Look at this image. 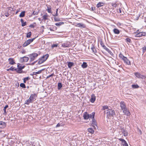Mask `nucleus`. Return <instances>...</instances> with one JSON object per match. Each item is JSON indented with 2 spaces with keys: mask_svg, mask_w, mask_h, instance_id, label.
<instances>
[{
  "mask_svg": "<svg viewBox=\"0 0 146 146\" xmlns=\"http://www.w3.org/2000/svg\"><path fill=\"white\" fill-rule=\"evenodd\" d=\"M60 125L59 123H58L56 125V127H57L60 126Z\"/></svg>",
  "mask_w": 146,
  "mask_h": 146,
  "instance_id": "nucleus-62",
  "label": "nucleus"
},
{
  "mask_svg": "<svg viewBox=\"0 0 146 146\" xmlns=\"http://www.w3.org/2000/svg\"><path fill=\"white\" fill-rule=\"evenodd\" d=\"M30 79V78H29V77H27L24 78L23 79L24 82V83H25L28 80H29Z\"/></svg>",
  "mask_w": 146,
  "mask_h": 146,
  "instance_id": "nucleus-39",
  "label": "nucleus"
},
{
  "mask_svg": "<svg viewBox=\"0 0 146 146\" xmlns=\"http://www.w3.org/2000/svg\"><path fill=\"white\" fill-rule=\"evenodd\" d=\"M8 106H9L8 105H7L5 106L4 108V109H3V111H4V113L5 115L7 113V112H6V109H7V108H8Z\"/></svg>",
  "mask_w": 146,
  "mask_h": 146,
  "instance_id": "nucleus-36",
  "label": "nucleus"
},
{
  "mask_svg": "<svg viewBox=\"0 0 146 146\" xmlns=\"http://www.w3.org/2000/svg\"><path fill=\"white\" fill-rule=\"evenodd\" d=\"M58 90H60L62 86V84L61 83H58Z\"/></svg>",
  "mask_w": 146,
  "mask_h": 146,
  "instance_id": "nucleus-34",
  "label": "nucleus"
},
{
  "mask_svg": "<svg viewBox=\"0 0 146 146\" xmlns=\"http://www.w3.org/2000/svg\"><path fill=\"white\" fill-rule=\"evenodd\" d=\"M5 16L7 17H8V16H9V13H7V12H6L5 14Z\"/></svg>",
  "mask_w": 146,
  "mask_h": 146,
  "instance_id": "nucleus-57",
  "label": "nucleus"
},
{
  "mask_svg": "<svg viewBox=\"0 0 146 146\" xmlns=\"http://www.w3.org/2000/svg\"><path fill=\"white\" fill-rule=\"evenodd\" d=\"M55 28V29H57V27L55 26H54V27H53L52 28H51V27H50L49 28V29H50V30L51 31H54V30H53V29H54V28Z\"/></svg>",
  "mask_w": 146,
  "mask_h": 146,
  "instance_id": "nucleus-53",
  "label": "nucleus"
},
{
  "mask_svg": "<svg viewBox=\"0 0 146 146\" xmlns=\"http://www.w3.org/2000/svg\"><path fill=\"white\" fill-rule=\"evenodd\" d=\"M105 4V3L103 2H99L96 5V7L98 8H100L101 7L103 6Z\"/></svg>",
  "mask_w": 146,
  "mask_h": 146,
  "instance_id": "nucleus-8",
  "label": "nucleus"
},
{
  "mask_svg": "<svg viewBox=\"0 0 146 146\" xmlns=\"http://www.w3.org/2000/svg\"><path fill=\"white\" fill-rule=\"evenodd\" d=\"M106 111H105V112L106 113L107 117L108 118H109L111 116H113L115 115V112L112 109L108 110L106 111Z\"/></svg>",
  "mask_w": 146,
  "mask_h": 146,
  "instance_id": "nucleus-1",
  "label": "nucleus"
},
{
  "mask_svg": "<svg viewBox=\"0 0 146 146\" xmlns=\"http://www.w3.org/2000/svg\"><path fill=\"white\" fill-rule=\"evenodd\" d=\"M47 11L48 13H52V12L51 11V8L50 7H47Z\"/></svg>",
  "mask_w": 146,
  "mask_h": 146,
  "instance_id": "nucleus-43",
  "label": "nucleus"
},
{
  "mask_svg": "<svg viewBox=\"0 0 146 146\" xmlns=\"http://www.w3.org/2000/svg\"><path fill=\"white\" fill-rule=\"evenodd\" d=\"M70 46L71 43L69 41L66 42L64 43H62L61 44V46L64 48L69 47Z\"/></svg>",
  "mask_w": 146,
  "mask_h": 146,
  "instance_id": "nucleus-4",
  "label": "nucleus"
},
{
  "mask_svg": "<svg viewBox=\"0 0 146 146\" xmlns=\"http://www.w3.org/2000/svg\"><path fill=\"white\" fill-rule=\"evenodd\" d=\"M142 34V36H146L145 32H141Z\"/></svg>",
  "mask_w": 146,
  "mask_h": 146,
  "instance_id": "nucleus-59",
  "label": "nucleus"
},
{
  "mask_svg": "<svg viewBox=\"0 0 146 146\" xmlns=\"http://www.w3.org/2000/svg\"><path fill=\"white\" fill-rule=\"evenodd\" d=\"M38 12L37 11H34L33 13V15H36L38 14Z\"/></svg>",
  "mask_w": 146,
  "mask_h": 146,
  "instance_id": "nucleus-54",
  "label": "nucleus"
},
{
  "mask_svg": "<svg viewBox=\"0 0 146 146\" xmlns=\"http://www.w3.org/2000/svg\"><path fill=\"white\" fill-rule=\"evenodd\" d=\"M96 100L95 97L94 95H92L91 96V98L90 99V102L92 103H94L95 101Z\"/></svg>",
  "mask_w": 146,
  "mask_h": 146,
  "instance_id": "nucleus-21",
  "label": "nucleus"
},
{
  "mask_svg": "<svg viewBox=\"0 0 146 146\" xmlns=\"http://www.w3.org/2000/svg\"><path fill=\"white\" fill-rule=\"evenodd\" d=\"M35 38H34L32 39H30L27 40L23 44V47H25L29 44L31 42L33 41L35 39Z\"/></svg>",
  "mask_w": 146,
  "mask_h": 146,
  "instance_id": "nucleus-2",
  "label": "nucleus"
},
{
  "mask_svg": "<svg viewBox=\"0 0 146 146\" xmlns=\"http://www.w3.org/2000/svg\"><path fill=\"white\" fill-rule=\"evenodd\" d=\"M21 26L22 27H24L26 25H27L26 22H24L23 19H21Z\"/></svg>",
  "mask_w": 146,
  "mask_h": 146,
  "instance_id": "nucleus-25",
  "label": "nucleus"
},
{
  "mask_svg": "<svg viewBox=\"0 0 146 146\" xmlns=\"http://www.w3.org/2000/svg\"><path fill=\"white\" fill-rule=\"evenodd\" d=\"M91 10L92 11H93L95 9V7H92L91 8Z\"/></svg>",
  "mask_w": 146,
  "mask_h": 146,
  "instance_id": "nucleus-60",
  "label": "nucleus"
},
{
  "mask_svg": "<svg viewBox=\"0 0 146 146\" xmlns=\"http://www.w3.org/2000/svg\"><path fill=\"white\" fill-rule=\"evenodd\" d=\"M36 96V94H31V95L29 98L30 99H31L32 101L33 100H34V99H35V100H36V99H35Z\"/></svg>",
  "mask_w": 146,
  "mask_h": 146,
  "instance_id": "nucleus-19",
  "label": "nucleus"
},
{
  "mask_svg": "<svg viewBox=\"0 0 146 146\" xmlns=\"http://www.w3.org/2000/svg\"><path fill=\"white\" fill-rule=\"evenodd\" d=\"M6 126V124L5 122L0 121V128H4Z\"/></svg>",
  "mask_w": 146,
  "mask_h": 146,
  "instance_id": "nucleus-9",
  "label": "nucleus"
},
{
  "mask_svg": "<svg viewBox=\"0 0 146 146\" xmlns=\"http://www.w3.org/2000/svg\"><path fill=\"white\" fill-rule=\"evenodd\" d=\"M135 75L137 77L139 78L144 79H145L146 78V77L145 76L141 75V74L138 72L135 73Z\"/></svg>",
  "mask_w": 146,
  "mask_h": 146,
  "instance_id": "nucleus-7",
  "label": "nucleus"
},
{
  "mask_svg": "<svg viewBox=\"0 0 146 146\" xmlns=\"http://www.w3.org/2000/svg\"><path fill=\"white\" fill-rule=\"evenodd\" d=\"M121 110L123 111V113L125 115L129 116L130 115V113L127 108H124L121 109Z\"/></svg>",
  "mask_w": 146,
  "mask_h": 146,
  "instance_id": "nucleus-6",
  "label": "nucleus"
},
{
  "mask_svg": "<svg viewBox=\"0 0 146 146\" xmlns=\"http://www.w3.org/2000/svg\"><path fill=\"white\" fill-rule=\"evenodd\" d=\"M20 87L22 88H25L26 87L25 84L24 83H21L20 84Z\"/></svg>",
  "mask_w": 146,
  "mask_h": 146,
  "instance_id": "nucleus-47",
  "label": "nucleus"
},
{
  "mask_svg": "<svg viewBox=\"0 0 146 146\" xmlns=\"http://www.w3.org/2000/svg\"><path fill=\"white\" fill-rule=\"evenodd\" d=\"M92 118V112L91 114H89V118Z\"/></svg>",
  "mask_w": 146,
  "mask_h": 146,
  "instance_id": "nucleus-56",
  "label": "nucleus"
},
{
  "mask_svg": "<svg viewBox=\"0 0 146 146\" xmlns=\"http://www.w3.org/2000/svg\"><path fill=\"white\" fill-rule=\"evenodd\" d=\"M124 62L127 64L129 65L131 64L129 60H128L126 57H125L123 60Z\"/></svg>",
  "mask_w": 146,
  "mask_h": 146,
  "instance_id": "nucleus-13",
  "label": "nucleus"
},
{
  "mask_svg": "<svg viewBox=\"0 0 146 146\" xmlns=\"http://www.w3.org/2000/svg\"><path fill=\"white\" fill-rule=\"evenodd\" d=\"M25 11H23L19 15V17H23L25 15Z\"/></svg>",
  "mask_w": 146,
  "mask_h": 146,
  "instance_id": "nucleus-35",
  "label": "nucleus"
},
{
  "mask_svg": "<svg viewBox=\"0 0 146 146\" xmlns=\"http://www.w3.org/2000/svg\"><path fill=\"white\" fill-rule=\"evenodd\" d=\"M54 19L55 21H60L59 18L56 17H54Z\"/></svg>",
  "mask_w": 146,
  "mask_h": 146,
  "instance_id": "nucleus-49",
  "label": "nucleus"
},
{
  "mask_svg": "<svg viewBox=\"0 0 146 146\" xmlns=\"http://www.w3.org/2000/svg\"><path fill=\"white\" fill-rule=\"evenodd\" d=\"M120 107L121 109L126 108V105L124 101H121L120 103Z\"/></svg>",
  "mask_w": 146,
  "mask_h": 146,
  "instance_id": "nucleus-10",
  "label": "nucleus"
},
{
  "mask_svg": "<svg viewBox=\"0 0 146 146\" xmlns=\"http://www.w3.org/2000/svg\"><path fill=\"white\" fill-rule=\"evenodd\" d=\"M142 36L141 32L137 34L135 36V37H139Z\"/></svg>",
  "mask_w": 146,
  "mask_h": 146,
  "instance_id": "nucleus-40",
  "label": "nucleus"
},
{
  "mask_svg": "<svg viewBox=\"0 0 146 146\" xmlns=\"http://www.w3.org/2000/svg\"><path fill=\"white\" fill-rule=\"evenodd\" d=\"M45 61V60H43L41 58H39L38 60V64H40L44 62Z\"/></svg>",
  "mask_w": 146,
  "mask_h": 146,
  "instance_id": "nucleus-28",
  "label": "nucleus"
},
{
  "mask_svg": "<svg viewBox=\"0 0 146 146\" xmlns=\"http://www.w3.org/2000/svg\"><path fill=\"white\" fill-rule=\"evenodd\" d=\"M117 12L119 13H121V8L119 9L117 11Z\"/></svg>",
  "mask_w": 146,
  "mask_h": 146,
  "instance_id": "nucleus-61",
  "label": "nucleus"
},
{
  "mask_svg": "<svg viewBox=\"0 0 146 146\" xmlns=\"http://www.w3.org/2000/svg\"><path fill=\"white\" fill-rule=\"evenodd\" d=\"M88 131L91 134L94 133V131L92 128H90L88 129Z\"/></svg>",
  "mask_w": 146,
  "mask_h": 146,
  "instance_id": "nucleus-31",
  "label": "nucleus"
},
{
  "mask_svg": "<svg viewBox=\"0 0 146 146\" xmlns=\"http://www.w3.org/2000/svg\"><path fill=\"white\" fill-rule=\"evenodd\" d=\"M113 31L115 34H118L120 33L119 31L117 29H114L113 30Z\"/></svg>",
  "mask_w": 146,
  "mask_h": 146,
  "instance_id": "nucleus-22",
  "label": "nucleus"
},
{
  "mask_svg": "<svg viewBox=\"0 0 146 146\" xmlns=\"http://www.w3.org/2000/svg\"><path fill=\"white\" fill-rule=\"evenodd\" d=\"M132 88H138L139 87V86L137 84L132 85Z\"/></svg>",
  "mask_w": 146,
  "mask_h": 146,
  "instance_id": "nucleus-44",
  "label": "nucleus"
},
{
  "mask_svg": "<svg viewBox=\"0 0 146 146\" xmlns=\"http://www.w3.org/2000/svg\"><path fill=\"white\" fill-rule=\"evenodd\" d=\"M83 117L84 119L87 120L89 119V114L86 112H85L84 113Z\"/></svg>",
  "mask_w": 146,
  "mask_h": 146,
  "instance_id": "nucleus-15",
  "label": "nucleus"
},
{
  "mask_svg": "<svg viewBox=\"0 0 146 146\" xmlns=\"http://www.w3.org/2000/svg\"><path fill=\"white\" fill-rule=\"evenodd\" d=\"M64 24V23L63 22H60L56 23L55 24V25L56 26H60Z\"/></svg>",
  "mask_w": 146,
  "mask_h": 146,
  "instance_id": "nucleus-37",
  "label": "nucleus"
},
{
  "mask_svg": "<svg viewBox=\"0 0 146 146\" xmlns=\"http://www.w3.org/2000/svg\"><path fill=\"white\" fill-rule=\"evenodd\" d=\"M95 112H92V124L93 125L92 126L94 127V128L95 126L94 125H97V123L96 120L95 119Z\"/></svg>",
  "mask_w": 146,
  "mask_h": 146,
  "instance_id": "nucleus-5",
  "label": "nucleus"
},
{
  "mask_svg": "<svg viewBox=\"0 0 146 146\" xmlns=\"http://www.w3.org/2000/svg\"><path fill=\"white\" fill-rule=\"evenodd\" d=\"M73 65L74 63L73 62H69L68 63V66L69 68H71Z\"/></svg>",
  "mask_w": 146,
  "mask_h": 146,
  "instance_id": "nucleus-29",
  "label": "nucleus"
},
{
  "mask_svg": "<svg viewBox=\"0 0 146 146\" xmlns=\"http://www.w3.org/2000/svg\"><path fill=\"white\" fill-rule=\"evenodd\" d=\"M125 40L126 42L128 43H130L132 42L131 39L129 38H127L125 39Z\"/></svg>",
  "mask_w": 146,
  "mask_h": 146,
  "instance_id": "nucleus-32",
  "label": "nucleus"
},
{
  "mask_svg": "<svg viewBox=\"0 0 146 146\" xmlns=\"http://www.w3.org/2000/svg\"><path fill=\"white\" fill-rule=\"evenodd\" d=\"M32 102V100L29 98L28 100H27L26 101L25 104L27 105H29L30 103H31Z\"/></svg>",
  "mask_w": 146,
  "mask_h": 146,
  "instance_id": "nucleus-33",
  "label": "nucleus"
},
{
  "mask_svg": "<svg viewBox=\"0 0 146 146\" xmlns=\"http://www.w3.org/2000/svg\"><path fill=\"white\" fill-rule=\"evenodd\" d=\"M54 75V73H52V74H51V75L47 76L46 77V78L47 79V78H49V77H52V76H53Z\"/></svg>",
  "mask_w": 146,
  "mask_h": 146,
  "instance_id": "nucleus-55",
  "label": "nucleus"
},
{
  "mask_svg": "<svg viewBox=\"0 0 146 146\" xmlns=\"http://www.w3.org/2000/svg\"><path fill=\"white\" fill-rule=\"evenodd\" d=\"M139 133H140V134H142V132H141V131L140 130H139Z\"/></svg>",
  "mask_w": 146,
  "mask_h": 146,
  "instance_id": "nucleus-64",
  "label": "nucleus"
},
{
  "mask_svg": "<svg viewBox=\"0 0 146 146\" xmlns=\"http://www.w3.org/2000/svg\"><path fill=\"white\" fill-rule=\"evenodd\" d=\"M81 66L83 68H86L87 67L88 65L86 62H83V64H82Z\"/></svg>",
  "mask_w": 146,
  "mask_h": 146,
  "instance_id": "nucleus-27",
  "label": "nucleus"
},
{
  "mask_svg": "<svg viewBox=\"0 0 146 146\" xmlns=\"http://www.w3.org/2000/svg\"><path fill=\"white\" fill-rule=\"evenodd\" d=\"M25 50H23V51L22 52V54H25Z\"/></svg>",
  "mask_w": 146,
  "mask_h": 146,
  "instance_id": "nucleus-63",
  "label": "nucleus"
},
{
  "mask_svg": "<svg viewBox=\"0 0 146 146\" xmlns=\"http://www.w3.org/2000/svg\"><path fill=\"white\" fill-rule=\"evenodd\" d=\"M43 70V69L40 70L37 72H33L30 75L31 76H33L34 75H36L37 74H39Z\"/></svg>",
  "mask_w": 146,
  "mask_h": 146,
  "instance_id": "nucleus-16",
  "label": "nucleus"
},
{
  "mask_svg": "<svg viewBox=\"0 0 146 146\" xmlns=\"http://www.w3.org/2000/svg\"><path fill=\"white\" fill-rule=\"evenodd\" d=\"M119 140L122 142V144L123 146H128V145L124 139H119Z\"/></svg>",
  "mask_w": 146,
  "mask_h": 146,
  "instance_id": "nucleus-11",
  "label": "nucleus"
},
{
  "mask_svg": "<svg viewBox=\"0 0 146 146\" xmlns=\"http://www.w3.org/2000/svg\"><path fill=\"white\" fill-rule=\"evenodd\" d=\"M58 46V44H53L51 46V47L52 48H53L54 47H57Z\"/></svg>",
  "mask_w": 146,
  "mask_h": 146,
  "instance_id": "nucleus-50",
  "label": "nucleus"
},
{
  "mask_svg": "<svg viewBox=\"0 0 146 146\" xmlns=\"http://www.w3.org/2000/svg\"><path fill=\"white\" fill-rule=\"evenodd\" d=\"M38 54L36 53H33L29 55L30 61H32L35 60L38 56Z\"/></svg>",
  "mask_w": 146,
  "mask_h": 146,
  "instance_id": "nucleus-3",
  "label": "nucleus"
},
{
  "mask_svg": "<svg viewBox=\"0 0 146 146\" xmlns=\"http://www.w3.org/2000/svg\"><path fill=\"white\" fill-rule=\"evenodd\" d=\"M17 67L18 68H19V69H21V70L25 68V66L21 65V64L18 63L17 64Z\"/></svg>",
  "mask_w": 146,
  "mask_h": 146,
  "instance_id": "nucleus-23",
  "label": "nucleus"
},
{
  "mask_svg": "<svg viewBox=\"0 0 146 146\" xmlns=\"http://www.w3.org/2000/svg\"><path fill=\"white\" fill-rule=\"evenodd\" d=\"M21 58L23 59V61L24 62H27L29 59V58L28 57L26 56H24Z\"/></svg>",
  "mask_w": 146,
  "mask_h": 146,
  "instance_id": "nucleus-26",
  "label": "nucleus"
},
{
  "mask_svg": "<svg viewBox=\"0 0 146 146\" xmlns=\"http://www.w3.org/2000/svg\"><path fill=\"white\" fill-rule=\"evenodd\" d=\"M143 53H144L146 51V46H144L142 48Z\"/></svg>",
  "mask_w": 146,
  "mask_h": 146,
  "instance_id": "nucleus-46",
  "label": "nucleus"
},
{
  "mask_svg": "<svg viewBox=\"0 0 146 146\" xmlns=\"http://www.w3.org/2000/svg\"><path fill=\"white\" fill-rule=\"evenodd\" d=\"M107 51L109 53H110V54L112 55L113 54L112 52H111V51L109 50V51Z\"/></svg>",
  "mask_w": 146,
  "mask_h": 146,
  "instance_id": "nucleus-58",
  "label": "nucleus"
},
{
  "mask_svg": "<svg viewBox=\"0 0 146 146\" xmlns=\"http://www.w3.org/2000/svg\"><path fill=\"white\" fill-rule=\"evenodd\" d=\"M35 23H34L33 24H31L29 26V27L32 28H34L35 27L34 24H35Z\"/></svg>",
  "mask_w": 146,
  "mask_h": 146,
  "instance_id": "nucleus-51",
  "label": "nucleus"
},
{
  "mask_svg": "<svg viewBox=\"0 0 146 146\" xmlns=\"http://www.w3.org/2000/svg\"><path fill=\"white\" fill-rule=\"evenodd\" d=\"M31 34L32 33L31 32H30L29 33H28L27 35V37L28 38L30 37L31 35Z\"/></svg>",
  "mask_w": 146,
  "mask_h": 146,
  "instance_id": "nucleus-45",
  "label": "nucleus"
},
{
  "mask_svg": "<svg viewBox=\"0 0 146 146\" xmlns=\"http://www.w3.org/2000/svg\"><path fill=\"white\" fill-rule=\"evenodd\" d=\"M91 49L94 53L96 52V50L94 45H92V46L91 48Z\"/></svg>",
  "mask_w": 146,
  "mask_h": 146,
  "instance_id": "nucleus-30",
  "label": "nucleus"
},
{
  "mask_svg": "<svg viewBox=\"0 0 146 146\" xmlns=\"http://www.w3.org/2000/svg\"><path fill=\"white\" fill-rule=\"evenodd\" d=\"M15 71L18 73H21L22 72V71L21 69H19V68H18V69H16V70Z\"/></svg>",
  "mask_w": 146,
  "mask_h": 146,
  "instance_id": "nucleus-42",
  "label": "nucleus"
},
{
  "mask_svg": "<svg viewBox=\"0 0 146 146\" xmlns=\"http://www.w3.org/2000/svg\"><path fill=\"white\" fill-rule=\"evenodd\" d=\"M58 9H56V13L55 14H52V15L54 17H56L58 15Z\"/></svg>",
  "mask_w": 146,
  "mask_h": 146,
  "instance_id": "nucleus-52",
  "label": "nucleus"
},
{
  "mask_svg": "<svg viewBox=\"0 0 146 146\" xmlns=\"http://www.w3.org/2000/svg\"><path fill=\"white\" fill-rule=\"evenodd\" d=\"M8 60L9 61V64L11 65H13L15 64L14 60L13 59L11 58H9L8 59Z\"/></svg>",
  "mask_w": 146,
  "mask_h": 146,
  "instance_id": "nucleus-17",
  "label": "nucleus"
},
{
  "mask_svg": "<svg viewBox=\"0 0 146 146\" xmlns=\"http://www.w3.org/2000/svg\"><path fill=\"white\" fill-rule=\"evenodd\" d=\"M49 57V55L48 54H47L43 56L41 58V59H43V60H45V61Z\"/></svg>",
  "mask_w": 146,
  "mask_h": 146,
  "instance_id": "nucleus-20",
  "label": "nucleus"
},
{
  "mask_svg": "<svg viewBox=\"0 0 146 146\" xmlns=\"http://www.w3.org/2000/svg\"><path fill=\"white\" fill-rule=\"evenodd\" d=\"M108 109V106H103V108H102V110H107Z\"/></svg>",
  "mask_w": 146,
  "mask_h": 146,
  "instance_id": "nucleus-48",
  "label": "nucleus"
},
{
  "mask_svg": "<svg viewBox=\"0 0 146 146\" xmlns=\"http://www.w3.org/2000/svg\"><path fill=\"white\" fill-rule=\"evenodd\" d=\"M77 27H82L83 28H85L86 27V25L84 24H83L82 23H78L75 25Z\"/></svg>",
  "mask_w": 146,
  "mask_h": 146,
  "instance_id": "nucleus-12",
  "label": "nucleus"
},
{
  "mask_svg": "<svg viewBox=\"0 0 146 146\" xmlns=\"http://www.w3.org/2000/svg\"><path fill=\"white\" fill-rule=\"evenodd\" d=\"M121 132L123 134V135L125 137L127 136L128 135V133L127 131H125L123 129H121Z\"/></svg>",
  "mask_w": 146,
  "mask_h": 146,
  "instance_id": "nucleus-14",
  "label": "nucleus"
},
{
  "mask_svg": "<svg viewBox=\"0 0 146 146\" xmlns=\"http://www.w3.org/2000/svg\"><path fill=\"white\" fill-rule=\"evenodd\" d=\"M49 16L47 13L45 14L42 16V20H46L48 19Z\"/></svg>",
  "mask_w": 146,
  "mask_h": 146,
  "instance_id": "nucleus-18",
  "label": "nucleus"
},
{
  "mask_svg": "<svg viewBox=\"0 0 146 146\" xmlns=\"http://www.w3.org/2000/svg\"><path fill=\"white\" fill-rule=\"evenodd\" d=\"M101 45L104 49L106 51H109V49L106 47L103 43L101 42Z\"/></svg>",
  "mask_w": 146,
  "mask_h": 146,
  "instance_id": "nucleus-24",
  "label": "nucleus"
},
{
  "mask_svg": "<svg viewBox=\"0 0 146 146\" xmlns=\"http://www.w3.org/2000/svg\"><path fill=\"white\" fill-rule=\"evenodd\" d=\"M119 58L123 60V59L125 57L121 53L119 54Z\"/></svg>",
  "mask_w": 146,
  "mask_h": 146,
  "instance_id": "nucleus-38",
  "label": "nucleus"
},
{
  "mask_svg": "<svg viewBox=\"0 0 146 146\" xmlns=\"http://www.w3.org/2000/svg\"><path fill=\"white\" fill-rule=\"evenodd\" d=\"M9 70L14 71V70H16V69H15L14 68L13 66H11V68H10L9 69L7 70V71H9Z\"/></svg>",
  "mask_w": 146,
  "mask_h": 146,
  "instance_id": "nucleus-41",
  "label": "nucleus"
}]
</instances>
